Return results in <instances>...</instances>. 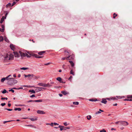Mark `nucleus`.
Segmentation results:
<instances>
[{
    "instance_id": "obj_1",
    "label": "nucleus",
    "mask_w": 132,
    "mask_h": 132,
    "mask_svg": "<svg viewBox=\"0 0 132 132\" xmlns=\"http://www.w3.org/2000/svg\"><path fill=\"white\" fill-rule=\"evenodd\" d=\"M17 80H15L14 79L11 78L7 82V84L10 85H12L14 84L17 83Z\"/></svg>"
},
{
    "instance_id": "obj_2",
    "label": "nucleus",
    "mask_w": 132,
    "mask_h": 132,
    "mask_svg": "<svg viewBox=\"0 0 132 132\" xmlns=\"http://www.w3.org/2000/svg\"><path fill=\"white\" fill-rule=\"evenodd\" d=\"M36 88L35 89V91L37 92H38L41 91L42 89H44L45 90L46 89V88L44 87H36Z\"/></svg>"
},
{
    "instance_id": "obj_3",
    "label": "nucleus",
    "mask_w": 132,
    "mask_h": 132,
    "mask_svg": "<svg viewBox=\"0 0 132 132\" xmlns=\"http://www.w3.org/2000/svg\"><path fill=\"white\" fill-rule=\"evenodd\" d=\"M74 57L75 56L74 55L72 54L67 57L66 59L67 60H73L74 59Z\"/></svg>"
},
{
    "instance_id": "obj_4",
    "label": "nucleus",
    "mask_w": 132,
    "mask_h": 132,
    "mask_svg": "<svg viewBox=\"0 0 132 132\" xmlns=\"http://www.w3.org/2000/svg\"><path fill=\"white\" fill-rule=\"evenodd\" d=\"M30 55H32V56H34L35 57L37 58H40L43 57L42 56H39L37 54L34 53H33L31 54H30Z\"/></svg>"
},
{
    "instance_id": "obj_5",
    "label": "nucleus",
    "mask_w": 132,
    "mask_h": 132,
    "mask_svg": "<svg viewBox=\"0 0 132 132\" xmlns=\"http://www.w3.org/2000/svg\"><path fill=\"white\" fill-rule=\"evenodd\" d=\"M14 55L13 54L10 53L9 55V56L8 58L9 60H12L13 59Z\"/></svg>"
},
{
    "instance_id": "obj_6",
    "label": "nucleus",
    "mask_w": 132,
    "mask_h": 132,
    "mask_svg": "<svg viewBox=\"0 0 132 132\" xmlns=\"http://www.w3.org/2000/svg\"><path fill=\"white\" fill-rule=\"evenodd\" d=\"M19 53L20 54V55L22 57H24L26 56V53H25L24 52H23L21 51H19Z\"/></svg>"
},
{
    "instance_id": "obj_7",
    "label": "nucleus",
    "mask_w": 132,
    "mask_h": 132,
    "mask_svg": "<svg viewBox=\"0 0 132 132\" xmlns=\"http://www.w3.org/2000/svg\"><path fill=\"white\" fill-rule=\"evenodd\" d=\"M120 124L121 125H124L125 126L127 125H128V123L127 122L125 121H121Z\"/></svg>"
},
{
    "instance_id": "obj_8",
    "label": "nucleus",
    "mask_w": 132,
    "mask_h": 132,
    "mask_svg": "<svg viewBox=\"0 0 132 132\" xmlns=\"http://www.w3.org/2000/svg\"><path fill=\"white\" fill-rule=\"evenodd\" d=\"M24 76L25 78L27 77H28L29 78V79H32V74H28V75H26L25 74H24Z\"/></svg>"
},
{
    "instance_id": "obj_9",
    "label": "nucleus",
    "mask_w": 132,
    "mask_h": 132,
    "mask_svg": "<svg viewBox=\"0 0 132 132\" xmlns=\"http://www.w3.org/2000/svg\"><path fill=\"white\" fill-rule=\"evenodd\" d=\"M37 112L38 114H44L45 113L43 111L40 110H38L37 111Z\"/></svg>"
},
{
    "instance_id": "obj_10",
    "label": "nucleus",
    "mask_w": 132,
    "mask_h": 132,
    "mask_svg": "<svg viewBox=\"0 0 132 132\" xmlns=\"http://www.w3.org/2000/svg\"><path fill=\"white\" fill-rule=\"evenodd\" d=\"M10 47L11 49L13 51H14L15 49V45L12 44H11L10 45Z\"/></svg>"
},
{
    "instance_id": "obj_11",
    "label": "nucleus",
    "mask_w": 132,
    "mask_h": 132,
    "mask_svg": "<svg viewBox=\"0 0 132 132\" xmlns=\"http://www.w3.org/2000/svg\"><path fill=\"white\" fill-rule=\"evenodd\" d=\"M14 53L15 57H19L20 56V54H19L18 53L16 52H13Z\"/></svg>"
},
{
    "instance_id": "obj_12",
    "label": "nucleus",
    "mask_w": 132,
    "mask_h": 132,
    "mask_svg": "<svg viewBox=\"0 0 132 132\" xmlns=\"http://www.w3.org/2000/svg\"><path fill=\"white\" fill-rule=\"evenodd\" d=\"M61 93L64 95H66L69 94V93L65 90L62 91Z\"/></svg>"
},
{
    "instance_id": "obj_13",
    "label": "nucleus",
    "mask_w": 132,
    "mask_h": 132,
    "mask_svg": "<svg viewBox=\"0 0 132 132\" xmlns=\"http://www.w3.org/2000/svg\"><path fill=\"white\" fill-rule=\"evenodd\" d=\"M101 102L104 104H106V103L107 102V101L106 100V99L104 98H102V100L101 101Z\"/></svg>"
},
{
    "instance_id": "obj_14",
    "label": "nucleus",
    "mask_w": 132,
    "mask_h": 132,
    "mask_svg": "<svg viewBox=\"0 0 132 132\" xmlns=\"http://www.w3.org/2000/svg\"><path fill=\"white\" fill-rule=\"evenodd\" d=\"M69 62L70 63L71 66L72 67H73L74 66V63L72 61H69Z\"/></svg>"
},
{
    "instance_id": "obj_15",
    "label": "nucleus",
    "mask_w": 132,
    "mask_h": 132,
    "mask_svg": "<svg viewBox=\"0 0 132 132\" xmlns=\"http://www.w3.org/2000/svg\"><path fill=\"white\" fill-rule=\"evenodd\" d=\"M38 85L44 87H45V84L43 83H39L38 84Z\"/></svg>"
},
{
    "instance_id": "obj_16",
    "label": "nucleus",
    "mask_w": 132,
    "mask_h": 132,
    "mask_svg": "<svg viewBox=\"0 0 132 132\" xmlns=\"http://www.w3.org/2000/svg\"><path fill=\"white\" fill-rule=\"evenodd\" d=\"M32 78L34 80L37 79H38V78L36 76L33 74H32Z\"/></svg>"
},
{
    "instance_id": "obj_17",
    "label": "nucleus",
    "mask_w": 132,
    "mask_h": 132,
    "mask_svg": "<svg viewBox=\"0 0 132 132\" xmlns=\"http://www.w3.org/2000/svg\"><path fill=\"white\" fill-rule=\"evenodd\" d=\"M52 86V85H51L49 83H48L47 84H45V87H50Z\"/></svg>"
},
{
    "instance_id": "obj_18",
    "label": "nucleus",
    "mask_w": 132,
    "mask_h": 132,
    "mask_svg": "<svg viewBox=\"0 0 132 132\" xmlns=\"http://www.w3.org/2000/svg\"><path fill=\"white\" fill-rule=\"evenodd\" d=\"M25 126H26L30 127H33L35 128H36V127H35L33 125H25Z\"/></svg>"
},
{
    "instance_id": "obj_19",
    "label": "nucleus",
    "mask_w": 132,
    "mask_h": 132,
    "mask_svg": "<svg viewBox=\"0 0 132 132\" xmlns=\"http://www.w3.org/2000/svg\"><path fill=\"white\" fill-rule=\"evenodd\" d=\"M56 80L59 81L60 82H62V79L60 77H58L56 78Z\"/></svg>"
},
{
    "instance_id": "obj_20",
    "label": "nucleus",
    "mask_w": 132,
    "mask_h": 132,
    "mask_svg": "<svg viewBox=\"0 0 132 132\" xmlns=\"http://www.w3.org/2000/svg\"><path fill=\"white\" fill-rule=\"evenodd\" d=\"M34 102H43L42 100H34Z\"/></svg>"
},
{
    "instance_id": "obj_21",
    "label": "nucleus",
    "mask_w": 132,
    "mask_h": 132,
    "mask_svg": "<svg viewBox=\"0 0 132 132\" xmlns=\"http://www.w3.org/2000/svg\"><path fill=\"white\" fill-rule=\"evenodd\" d=\"M8 54H7L6 55V56L4 57V60L6 61H8Z\"/></svg>"
},
{
    "instance_id": "obj_22",
    "label": "nucleus",
    "mask_w": 132,
    "mask_h": 132,
    "mask_svg": "<svg viewBox=\"0 0 132 132\" xmlns=\"http://www.w3.org/2000/svg\"><path fill=\"white\" fill-rule=\"evenodd\" d=\"M45 51H42L38 53V54L40 55H42L43 54L45 53Z\"/></svg>"
},
{
    "instance_id": "obj_23",
    "label": "nucleus",
    "mask_w": 132,
    "mask_h": 132,
    "mask_svg": "<svg viewBox=\"0 0 132 132\" xmlns=\"http://www.w3.org/2000/svg\"><path fill=\"white\" fill-rule=\"evenodd\" d=\"M5 19L4 18V16H3L2 18L1 19L0 23H2L4 21V19Z\"/></svg>"
},
{
    "instance_id": "obj_24",
    "label": "nucleus",
    "mask_w": 132,
    "mask_h": 132,
    "mask_svg": "<svg viewBox=\"0 0 132 132\" xmlns=\"http://www.w3.org/2000/svg\"><path fill=\"white\" fill-rule=\"evenodd\" d=\"M29 119L32 121H34L37 120V118H29Z\"/></svg>"
},
{
    "instance_id": "obj_25",
    "label": "nucleus",
    "mask_w": 132,
    "mask_h": 132,
    "mask_svg": "<svg viewBox=\"0 0 132 132\" xmlns=\"http://www.w3.org/2000/svg\"><path fill=\"white\" fill-rule=\"evenodd\" d=\"M11 3H9L6 5V8H8L9 7L11 6Z\"/></svg>"
},
{
    "instance_id": "obj_26",
    "label": "nucleus",
    "mask_w": 132,
    "mask_h": 132,
    "mask_svg": "<svg viewBox=\"0 0 132 132\" xmlns=\"http://www.w3.org/2000/svg\"><path fill=\"white\" fill-rule=\"evenodd\" d=\"M63 127H64V126L59 125L58 127L60 128V129L61 131H62L63 130Z\"/></svg>"
},
{
    "instance_id": "obj_27",
    "label": "nucleus",
    "mask_w": 132,
    "mask_h": 132,
    "mask_svg": "<svg viewBox=\"0 0 132 132\" xmlns=\"http://www.w3.org/2000/svg\"><path fill=\"white\" fill-rule=\"evenodd\" d=\"M117 97L119 99H121L124 98L125 97L124 96H117Z\"/></svg>"
},
{
    "instance_id": "obj_28",
    "label": "nucleus",
    "mask_w": 132,
    "mask_h": 132,
    "mask_svg": "<svg viewBox=\"0 0 132 132\" xmlns=\"http://www.w3.org/2000/svg\"><path fill=\"white\" fill-rule=\"evenodd\" d=\"M15 111L18 110L19 111H20L21 110V109L20 108H15L14 109Z\"/></svg>"
},
{
    "instance_id": "obj_29",
    "label": "nucleus",
    "mask_w": 132,
    "mask_h": 132,
    "mask_svg": "<svg viewBox=\"0 0 132 132\" xmlns=\"http://www.w3.org/2000/svg\"><path fill=\"white\" fill-rule=\"evenodd\" d=\"M23 88V87H19V88H12L13 89H16V90H19L20 89H22Z\"/></svg>"
},
{
    "instance_id": "obj_30",
    "label": "nucleus",
    "mask_w": 132,
    "mask_h": 132,
    "mask_svg": "<svg viewBox=\"0 0 132 132\" xmlns=\"http://www.w3.org/2000/svg\"><path fill=\"white\" fill-rule=\"evenodd\" d=\"M73 104L75 105H78L79 104V103L78 102H73Z\"/></svg>"
},
{
    "instance_id": "obj_31",
    "label": "nucleus",
    "mask_w": 132,
    "mask_h": 132,
    "mask_svg": "<svg viewBox=\"0 0 132 132\" xmlns=\"http://www.w3.org/2000/svg\"><path fill=\"white\" fill-rule=\"evenodd\" d=\"M20 69L21 70H25L28 69V68L22 67Z\"/></svg>"
},
{
    "instance_id": "obj_32",
    "label": "nucleus",
    "mask_w": 132,
    "mask_h": 132,
    "mask_svg": "<svg viewBox=\"0 0 132 132\" xmlns=\"http://www.w3.org/2000/svg\"><path fill=\"white\" fill-rule=\"evenodd\" d=\"M87 119L88 120H90L91 118V116L90 115H88L87 116Z\"/></svg>"
},
{
    "instance_id": "obj_33",
    "label": "nucleus",
    "mask_w": 132,
    "mask_h": 132,
    "mask_svg": "<svg viewBox=\"0 0 132 132\" xmlns=\"http://www.w3.org/2000/svg\"><path fill=\"white\" fill-rule=\"evenodd\" d=\"M70 74L73 75H75L74 72L73 71L72 69H71L70 71Z\"/></svg>"
},
{
    "instance_id": "obj_34",
    "label": "nucleus",
    "mask_w": 132,
    "mask_h": 132,
    "mask_svg": "<svg viewBox=\"0 0 132 132\" xmlns=\"http://www.w3.org/2000/svg\"><path fill=\"white\" fill-rule=\"evenodd\" d=\"M29 92H32L33 93H35V91L33 90H29Z\"/></svg>"
},
{
    "instance_id": "obj_35",
    "label": "nucleus",
    "mask_w": 132,
    "mask_h": 132,
    "mask_svg": "<svg viewBox=\"0 0 132 132\" xmlns=\"http://www.w3.org/2000/svg\"><path fill=\"white\" fill-rule=\"evenodd\" d=\"M2 93L3 94H5L6 93H8V92L7 91H6V90L5 89H4L2 91Z\"/></svg>"
},
{
    "instance_id": "obj_36",
    "label": "nucleus",
    "mask_w": 132,
    "mask_h": 132,
    "mask_svg": "<svg viewBox=\"0 0 132 132\" xmlns=\"http://www.w3.org/2000/svg\"><path fill=\"white\" fill-rule=\"evenodd\" d=\"M89 101H91L92 102H94V101H97V99H96L95 100H94L93 99H91L89 100Z\"/></svg>"
},
{
    "instance_id": "obj_37",
    "label": "nucleus",
    "mask_w": 132,
    "mask_h": 132,
    "mask_svg": "<svg viewBox=\"0 0 132 132\" xmlns=\"http://www.w3.org/2000/svg\"><path fill=\"white\" fill-rule=\"evenodd\" d=\"M29 55H28V54L26 53V56H27L28 57H30V55H31L32 56V55H31L30 54H29Z\"/></svg>"
},
{
    "instance_id": "obj_38",
    "label": "nucleus",
    "mask_w": 132,
    "mask_h": 132,
    "mask_svg": "<svg viewBox=\"0 0 132 132\" xmlns=\"http://www.w3.org/2000/svg\"><path fill=\"white\" fill-rule=\"evenodd\" d=\"M3 37L0 36V42H2L3 41Z\"/></svg>"
},
{
    "instance_id": "obj_39",
    "label": "nucleus",
    "mask_w": 132,
    "mask_h": 132,
    "mask_svg": "<svg viewBox=\"0 0 132 132\" xmlns=\"http://www.w3.org/2000/svg\"><path fill=\"white\" fill-rule=\"evenodd\" d=\"M5 80V78L4 77L2 78L1 80V82H3Z\"/></svg>"
},
{
    "instance_id": "obj_40",
    "label": "nucleus",
    "mask_w": 132,
    "mask_h": 132,
    "mask_svg": "<svg viewBox=\"0 0 132 132\" xmlns=\"http://www.w3.org/2000/svg\"><path fill=\"white\" fill-rule=\"evenodd\" d=\"M113 18L114 19H115L116 18V16H117V14H116L115 13H114L113 14Z\"/></svg>"
},
{
    "instance_id": "obj_41",
    "label": "nucleus",
    "mask_w": 132,
    "mask_h": 132,
    "mask_svg": "<svg viewBox=\"0 0 132 132\" xmlns=\"http://www.w3.org/2000/svg\"><path fill=\"white\" fill-rule=\"evenodd\" d=\"M5 78V80H8V81H9V79L11 78H9L8 77V76H7Z\"/></svg>"
},
{
    "instance_id": "obj_42",
    "label": "nucleus",
    "mask_w": 132,
    "mask_h": 132,
    "mask_svg": "<svg viewBox=\"0 0 132 132\" xmlns=\"http://www.w3.org/2000/svg\"><path fill=\"white\" fill-rule=\"evenodd\" d=\"M12 120H10V121H4L3 122V123L4 124H5L6 123H7V122H10V121H12Z\"/></svg>"
},
{
    "instance_id": "obj_43",
    "label": "nucleus",
    "mask_w": 132,
    "mask_h": 132,
    "mask_svg": "<svg viewBox=\"0 0 132 132\" xmlns=\"http://www.w3.org/2000/svg\"><path fill=\"white\" fill-rule=\"evenodd\" d=\"M63 124L65 126H67L68 125H69V124L68 123V124H67V122H65L64 123H63Z\"/></svg>"
},
{
    "instance_id": "obj_44",
    "label": "nucleus",
    "mask_w": 132,
    "mask_h": 132,
    "mask_svg": "<svg viewBox=\"0 0 132 132\" xmlns=\"http://www.w3.org/2000/svg\"><path fill=\"white\" fill-rule=\"evenodd\" d=\"M125 101H132V99H125L123 100Z\"/></svg>"
},
{
    "instance_id": "obj_45",
    "label": "nucleus",
    "mask_w": 132,
    "mask_h": 132,
    "mask_svg": "<svg viewBox=\"0 0 132 132\" xmlns=\"http://www.w3.org/2000/svg\"><path fill=\"white\" fill-rule=\"evenodd\" d=\"M127 97L128 98H132V95H128L127 96Z\"/></svg>"
},
{
    "instance_id": "obj_46",
    "label": "nucleus",
    "mask_w": 132,
    "mask_h": 132,
    "mask_svg": "<svg viewBox=\"0 0 132 132\" xmlns=\"http://www.w3.org/2000/svg\"><path fill=\"white\" fill-rule=\"evenodd\" d=\"M8 14V13L7 12L6 13V14H5V17H4V18L5 19H6V17L7 16V15Z\"/></svg>"
},
{
    "instance_id": "obj_47",
    "label": "nucleus",
    "mask_w": 132,
    "mask_h": 132,
    "mask_svg": "<svg viewBox=\"0 0 132 132\" xmlns=\"http://www.w3.org/2000/svg\"><path fill=\"white\" fill-rule=\"evenodd\" d=\"M8 98L7 97H2L1 98V99L2 100H7Z\"/></svg>"
},
{
    "instance_id": "obj_48",
    "label": "nucleus",
    "mask_w": 132,
    "mask_h": 132,
    "mask_svg": "<svg viewBox=\"0 0 132 132\" xmlns=\"http://www.w3.org/2000/svg\"><path fill=\"white\" fill-rule=\"evenodd\" d=\"M27 102L28 103H29L30 102H34V100H30L28 101Z\"/></svg>"
},
{
    "instance_id": "obj_49",
    "label": "nucleus",
    "mask_w": 132,
    "mask_h": 132,
    "mask_svg": "<svg viewBox=\"0 0 132 132\" xmlns=\"http://www.w3.org/2000/svg\"><path fill=\"white\" fill-rule=\"evenodd\" d=\"M1 27L2 28V29H3L4 30L5 26H4V25H3V24L2 25H1Z\"/></svg>"
},
{
    "instance_id": "obj_50",
    "label": "nucleus",
    "mask_w": 132,
    "mask_h": 132,
    "mask_svg": "<svg viewBox=\"0 0 132 132\" xmlns=\"http://www.w3.org/2000/svg\"><path fill=\"white\" fill-rule=\"evenodd\" d=\"M6 104V103H2L1 104V105L2 106H3L5 105Z\"/></svg>"
},
{
    "instance_id": "obj_51",
    "label": "nucleus",
    "mask_w": 132,
    "mask_h": 132,
    "mask_svg": "<svg viewBox=\"0 0 132 132\" xmlns=\"http://www.w3.org/2000/svg\"><path fill=\"white\" fill-rule=\"evenodd\" d=\"M5 110H7L8 111H11L13 110L12 109H8L7 108H5Z\"/></svg>"
},
{
    "instance_id": "obj_52",
    "label": "nucleus",
    "mask_w": 132,
    "mask_h": 132,
    "mask_svg": "<svg viewBox=\"0 0 132 132\" xmlns=\"http://www.w3.org/2000/svg\"><path fill=\"white\" fill-rule=\"evenodd\" d=\"M9 92H10V91H11L13 93L14 92V90H13V89H10L9 90Z\"/></svg>"
},
{
    "instance_id": "obj_53",
    "label": "nucleus",
    "mask_w": 132,
    "mask_h": 132,
    "mask_svg": "<svg viewBox=\"0 0 132 132\" xmlns=\"http://www.w3.org/2000/svg\"><path fill=\"white\" fill-rule=\"evenodd\" d=\"M100 132H106V131L104 129H103L102 130H101L100 131Z\"/></svg>"
},
{
    "instance_id": "obj_54",
    "label": "nucleus",
    "mask_w": 132,
    "mask_h": 132,
    "mask_svg": "<svg viewBox=\"0 0 132 132\" xmlns=\"http://www.w3.org/2000/svg\"><path fill=\"white\" fill-rule=\"evenodd\" d=\"M4 40H5V41L7 42H8L9 41L8 39L6 38H5Z\"/></svg>"
},
{
    "instance_id": "obj_55",
    "label": "nucleus",
    "mask_w": 132,
    "mask_h": 132,
    "mask_svg": "<svg viewBox=\"0 0 132 132\" xmlns=\"http://www.w3.org/2000/svg\"><path fill=\"white\" fill-rule=\"evenodd\" d=\"M4 30L3 29L0 28V31L2 32H3L4 31Z\"/></svg>"
},
{
    "instance_id": "obj_56",
    "label": "nucleus",
    "mask_w": 132,
    "mask_h": 132,
    "mask_svg": "<svg viewBox=\"0 0 132 132\" xmlns=\"http://www.w3.org/2000/svg\"><path fill=\"white\" fill-rule=\"evenodd\" d=\"M54 88H58L61 87V86H54Z\"/></svg>"
},
{
    "instance_id": "obj_57",
    "label": "nucleus",
    "mask_w": 132,
    "mask_h": 132,
    "mask_svg": "<svg viewBox=\"0 0 132 132\" xmlns=\"http://www.w3.org/2000/svg\"><path fill=\"white\" fill-rule=\"evenodd\" d=\"M115 123L116 124H118L119 123H121V121H118L117 122H115Z\"/></svg>"
},
{
    "instance_id": "obj_58",
    "label": "nucleus",
    "mask_w": 132,
    "mask_h": 132,
    "mask_svg": "<svg viewBox=\"0 0 132 132\" xmlns=\"http://www.w3.org/2000/svg\"><path fill=\"white\" fill-rule=\"evenodd\" d=\"M16 3L15 2H14L11 5V6H13Z\"/></svg>"
},
{
    "instance_id": "obj_59",
    "label": "nucleus",
    "mask_w": 132,
    "mask_h": 132,
    "mask_svg": "<svg viewBox=\"0 0 132 132\" xmlns=\"http://www.w3.org/2000/svg\"><path fill=\"white\" fill-rule=\"evenodd\" d=\"M35 95L34 94H33L31 95L30 96V97H35Z\"/></svg>"
},
{
    "instance_id": "obj_60",
    "label": "nucleus",
    "mask_w": 132,
    "mask_h": 132,
    "mask_svg": "<svg viewBox=\"0 0 132 132\" xmlns=\"http://www.w3.org/2000/svg\"><path fill=\"white\" fill-rule=\"evenodd\" d=\"M101 112L100 111H98L96 113V114H97L101 113Z\"/></svg>"
},
{
    "instance_id": "obj_61",
    "label": "nucleus",
    "mask_w": 132,
    "mask_h": 132,
    "mask_svg": "<svg viewBox=\"0 0 132 132\" xmlns=\"http://www.w3.org/2000/svg\"><path fill=\"white\" fill-rule=\"evenodd\" d=\"M51 63H47L45 64L44 65H49Z\"/></svg>"
},
{
    "instance_id": "obj_62",
    "label": "nucleus",
    "mask_w": 132,
    "mask_h": 132,
    "mask_svg": "<svg viewBox=\"0 0 132 132\" xmlns=\"http://www.w3.org/2000/svg\"><path fill=\"white\" fill-rule=\"evenodd\" d=\"M66 58L67 57H62V58L61 59V60H65L66 59Z\"/></svg>"
},
{
    "instance_id": "obj_63",
    "label": "nucleus",
    "mask_w": 132,
    "mask_h": 132,
    "mask_svg": "<svg viewBox=\"0 0 132 132\" xmlns=\"http://www.w3.org/2000/svg\"><path fill=\"white\" fill-rule=\"evenodd\" d=\"M65 65L64 64H63L62 65V68L63 69H66V68L65 67Z\"/></svg>"
},
{
    "instance_id": "obj_64",
    "label": "nucleus",
    "mask_w": 132,
    "mask_h": 132,
    "mask_svg": "<svg viewBox=\"0 0 132 132\" xmlns=\"http://www.w3.org/2000/svg\"><path fill=\"white\" fill-rule=\"evenodd\" d=\"M63 130H66L67 128L66 127H63Z\"/></svg>"
}]
</instances>
